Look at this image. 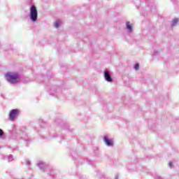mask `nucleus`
<instances>
[{
  "label": "nucleus",
  "mask_w": 179,
  "mask_h": 179,
  "mask_svg": "<svg viewBox=\"0 0 179 179\" xmlns=\"http://www.w3.org/2000/svg\"><path fill=\"white\" fill-rule=\"evenodd\" d=\"M6 78L10 83H17L19 82V74L17 73H7Z\"/></svg>",
  "instance_id": "1"
},
{
  "label": "nucleus",
  "mask_w": 179,
  "mask_h": 179,
  "mask_svg": "<svg viewBox=\"0 0 179 179\" xmlns=\"http://www.w3.org/2000/svg\"><path fill=\"white\" fill-rule=\"evenodd\" d=\"M29 17L32 22H36L37 17H38V12L37 11V7L32 6L30 8Z\"/></svg>",
  "instance_id": "2"
},
{
  "label": "nucleus",
  "mask_w": 179,
  "mask_h": 179,
  "mask_svg": "<svg viewBox=\"0 0 179 179\" xmlns=\"http://www.w3.org/2000/svg\"><path fill=\"white\" fill-rule=\"evenodd\" d=\"M170 166H171V164H170Z\"/></svg>",
  "instance_id": "11"
},
{
  "label": "nucleus",
  "mask_w": 179,
  "mask_h": 179,
  "mask_svg": "<svg viewBox=\"0 0 179 179\" xmlns=\"http://www.w3.org/2000/svg\"><path fill=\"white\" fill-rule=\"evenodd\" d=\"M134 69H136V71H138V69H139V64H136L134 66Z\"/></svg>",
  "instance_id": "9"
},
{
  "label": "nucleus",
  "mask_w": 179,
  "mask_h": 179,
  "mask_svg": "<svg viewBox=\"0 0 179 179\" xmlns=\"http://www.w3.org/2000/svg\"><path fill=\"white\" fill-rule=\"evenodd\" d=\"M19 113L20 111L17 109L11 110L9 113V118L10 121H15V118H16V117L19 115Z\"/></svg>",
  "instance_id": "3"
},
{
  "label": "nucleus",
  "mask_w": 179,
  "mask_h": 179,
  "mask_svg": "<svg viewBox=\"0 0 179 179\" xmlns=\"http://www.w3.org/2000/svg\"><path fill=\"white\" fill-rule=\"evenodd\" d=\"M59 26H61V21L59 20L56 21L55 23V27H56V29H58Z\"/></svg>",
  "instance_id": "6"
},
{
  "label": "nucleus",
  "mask_w": 179,
  "mask_h": 179,
  "mask_svg": "<svg viewBox=\"0 0 179 179\" xmlns=\"http://www.w3.org/2000/svg\"><path fill=\"white\" fill-rule=\"evenodd\" d=\"M104 73L105 79L107 80V82H113V78H111V76H110V73H108V71H105Z\"/></svg>",
  "instance_id": "4"
},
{
  "label": "nucleus",
  "mask_w": 179,
  "mask_h": 179,
  "mask_svg": "<svg viewBox=\"0 0 179 179\" xmlns=\"http://www.w3.org/2000/svg\"><path fill=\"white\" fill-rule=\"evenodd\" d=\"M1 136H3V130L0 129V138Z\"/></svg>",
  "instance_id": "10"
},
{
  "label": "nucleus",
  "mask_w": 179,
  "mask_h": 179,
  "mask_svg": "<svg viewBox=\"0 0 179 179\" xmlns=\"http://www.w3.org/2000/svg\"><path fill=\"white\" fill-rule=\"evenodd\" d=\"M178 23V18H175L172 22V26H176Z\"/></svg>",
  "instance_id": "8"
},
{
  "label": "nucleus",
  "mask_w": 179,
  "mask_h": 179,
  "mask_svg": "<svg viewBox=\"0 0 179 179\" xmlns=\"http://www.w3.org/2000/svg\"><path fill=\"white\" fill-rule=\"evenodd\" d=\"M126 29H127V30H129V31H132V25H131V24H129V22L127 23V24Z\"/></svg>",
  "instance_id": "7"
},
{
  "label": "nucleus",
  "mask_w": 179,
  "mask_h": 179,
  "mask_svg": "<svg viewBox=\"0 0 179 179\" xmlns=\"http://www.w3.org/2000/svg\"><path fill=\"white\" fill-rule=\"evenodd\" d=\"M104 142H105V143H106V145H108V146H113V141L112 140H110V139H108V138H107V137H104Z\"/></svg>",
  "instance_id": "5"
}]
</instances>
